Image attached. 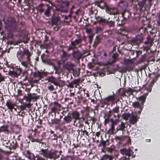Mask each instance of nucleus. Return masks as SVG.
<instances>
[{
  "label": "nucleus",
  "mask_w": 160,
  "mask_h": 160,
  "mask_svg": "<svg viewBox=\"0 0 160 160\" xmlns=\"http://www.w3.org/2000/svg\"><path fill=\"white\" fill-rule=\"evenodd\" d=\"M51 4V6L48 4L44 5L42 3L39 4V6L40 8L39 9V11L41 13L43 12L44 14L47 16H48L50 14V11L52 9V6H53V4L50 1H48Z\"/></svg>",
  "instance_id": "obj_1"
},
{
  "label": "nucleus",
  "mask_w": 160,
  "mask_h": 160,
  "mask_svg": "<svg viewBox=\"0 0 160 160\" xmlns=\"http://www.w3.org/2000/svg\"><path fill=\"white\" fill-rule=\"evenodd\" d=\"M70 4V2L68 1H63L61 4L58 5L57 9L61 11L67 12L68 11Z\"/></svg>",
  "instance_id": "obj_2"
},
{
  "label": "nucleus",
  "mask_w": 160,
  "mask_h": 160,
  "mask_svg": "<svg viewBox=\"0 0 160 160\" xmlns=\"http://www.w3.org/2000/svg\"><path fill=\"white\" fill-rule=\"evenodd\" d=\"M132 106L135 109L139 108V110L138 112L140 113L143 109V104L140 101H135L132 103Z\"/></svg>",
  "instance_id": "obj_3"
},
{
  "label": "nucleus",
  "mask_w": 160,
  "mask_h": 160,
  "mask_svg": "<svg viewBox=\"0 0 160 160\" xmlns=\"http://www.w3.org/2000/svg\"><path fill=\"white\" fill-rule=\"evenodd\" d=\"M41 154L45 158H49L50 159L52 158V153L47 151V149H42L41 150Z\"/></svg>",
  "instance_id": "obj_4"
},
{
  "label": "nucleus",
  "mask_w": 160,
  "mask_h": 160,
  "mask_svg": "<svg viewBox=\"0 0 160 160\" xmlns=\"http://www.w3.org/2000/svg\"><path fill=\"white\" fill-rule=\"evenodd\" d=\"M106 11L110 14L115 15L118 13V10L117 8H115L107 7Z\"/></svg>",
  "instance_id": "obj_5"
},
{
  "label": "nucleus",
  "mask_w": 160,
  "mask_h": 160,
  "mask_svg": "<svg viewBox=\"0 0 160 160\" xmlns=\"http://www.w3.org/2000/svg\"><path fill=\"white\" fill-rule=\"evenodd\" d=\"M72 119H74V122L75 123L77 120H80L79 117V112L76 111H74L73 112L69 113Z\"/></svg>",
  "instance_id": "obj_6"
},
{
  "label": "nucleus",
  "mask_w": 160,
  "mask_h": 160,
  "mask_svg": "<svg viewBox=\"0 0 160 160\" xmlns=\"http://www.w3.org/2000/svg\"><path fill=\"white\" fill-rule=\"evenodd\" d=\"M120 151L122 154L127 155L129 158L131 156L132 151L130 149L127 150L125 148H123L121 149Z\"/></svg>",
  "instance_id": "obj_7"
},
{
  "label": "nucleus",
  "mask_w": 160,
  "mask_h": 160,
  "mask_svg": "<svg viewBox=\"0 0 160 160\" xmlns=\"http://www.w3.org/2000/svg\"><path fill=\"white\" fill-rule=\"evenodd\" d=\"M62 52L63 53L61 55V58L62 60L64 62L66 61L70 57L71 54H67L66 52L64 51H62Z\"/></svg>",
  "instance_id": "obj_8"
},
{
  "label": "nucleus",
  "mask_w": 160,
  "mask_h": 160,
  "mask_svg": "<svg viewBox=\"0 0 160 160\" xmlns=\"http://www.w3.org/2000/svg\"><path fill=\"white\" fill-rule=\"evenodd\" d=\"M143 40V38L142 36H138L136 38L132 40L134 44H138L141 43Z\"/></svg>",
  "instance_id": "obj_9"
},
{
  "label": "nucleus",
  "mask_w": 160,
  "mask_h": 160,
  "mask_svg": "<svg viewBox=\"0 0 160 160\" xmlns=\"http://www.w3.org/2000/svg\"><path fill=\"white\" fill-rule=\"evenodd\" d=\"M137 121L138 118L137 116L134 115L133 113H132V115L130 117V118L129 120L130 123L133 124L136 123Z\"/></svg>",
  "instance_id": "obj_10"
},
{
  "label": "nucleus",
  "mask_w": 160,
  "mask_h": 160,
  "mask_svg": "<svg viewBox=\"0 0 160 160\" xmlns=\"http://www.w3.org/2000/svg\"><path fill=\"white\" fill-rule=\"evenodd\" d=\"M15 105V104L14 103L10 101L9 100H8L7 102L6 105L8 107V108L10 109V110H12L13 108Z\"/></svg>",
  "instance_id": "obj_11"
},
{
  "label": "nucleus",
  "mask_w": 160,
  "mask_h": 160,
  "mask_svg": "<svg viewBox=\"0 0 160 160\" xmlns=\"http://www.w3.org/2000/svg\"><path fill=\"white\" fill-rule=\"evenodd\" d=\"M72 118L69 113L68 114L67 116H65L63 118L65 122L68 123L71 122L72 121Z\"/></svg>",
  "instance_id": "obj_12"
},
{
  "label": "nucleus",
  "mask_w": 160,
  "mask_h": 160,
  "mask_svg": "<svg viewBox=\"0 0 160 160\" xmlns=\"http://www.w3.org/2000/svg\"><path fill=\"white\" fill-rule=\"evenodd\" d=\"M49 81L56 86H59L60 83L54 77H51L49 78Z\"/></svg>",
  "instance_id": "obj_13"
},
{
  "label": "nucleus",
  "mask_w": 160,
  "mask_h": 160,
  "mask_svg": "<svg viewBox=\"0 0 160 160\" xmlns=\"http://www.w3.org/2000/svg\"><path fill=\"white\" fill-rule=\"evenodd\" d=\"M97 21L100 23H105L107 22V20L103 18L100 16L96 17Z\"/></svg>",
  "instance_id": "obj_14"
},
{
  "label": "nucleus",
  "mask_w": 160,
  "mask_h": 160,
  "mask_svg": "<svg viewBox=\"0 0 160 160\" xmlns=\"http://www.w3.org/2000/svg\"><path fill=\"white\" fill-rule=\"evenodd\" d=\"M76 48V47L75 45L71 41V43L70 44L69 46L68 47L67 51L68 52L71 50L73 51V50Z\"/></svg>",
  "instance_id": "obj_15"
},
{
  "label": "nucleus",
  "mask_w": 160,
  "mask_h": 160,
  "mask_svg": "<svg viewBox=\"0 0 160 160\" xmlns=\"http://www.w3.org/2000/svg\"><path fill=\"white\" fill-rule=\"evenodd\" d=\"M74 65L71 62H68L65 65L66 68L68 70H72Z\"/></svg>",
  "instance_id": "obj_16"
},
{
  "label": "nucleus",
  "mask_w": 160,
  "mask_h": 160,
  "mask_svg": "<svg viewBox=\"0 0 160 160\" xmlns=\"http://www.w3.org/2000/svg\"><path fill=\"white\" fill-rule=\"evenodd\" d=\"M118 55L117 54H113L112 56V58H114V60L112 61H109L108 62V63L109 64H112L114 63H115L117 60H118Z\"/></svg>",
  "instance_id": "obj_17"
},
{
  "label": "nucleus",
  "mask_w": 160,
  "mask_h": 160,
  "mask_svg": "<svg viewBox=\"0 0 160 160\" xmlns=\"http://www.w3.org/2000/svg\"><path fill=\"white\" fill-rule=\"evenodd\" d=\"M147 95V94H146L142 96H140L139 98V101H140L143 104V103L145 102Z\"/></svg>",
  "instance_id": "obj_18"
},
{
  "label": "nucleus",
  "mask_w": 160,
  "mask_h": 160,
  "mask_svg": "<svg viewBox=\"0 0 160 160\" xmlns=\"http://www.w3.org/2000/svg\"><path fill=\"white\" fill-rule=\"evenodd\" d=\"M75 46L77 47V45L79 44H80L82 42V39L81 38H79L78 39H76L73 41H71Z\"/></svg>",
  "instance_id": "obj_19"
},
{
  "label": "nucleus",
  "mask_w": 160,
  "mask_h": 160,
  "mask_svg": "<svg viewBox=\"0 0 160 160\" xmlns=\"http://www.w3.org/2000/svg\"><path fill=\"white\" fill-rule=\"evenodd\" d=\"M72 55L73 56L74 58H78L80 56V53L78 51H73Z\"/></svg>",
  "instance_id": "obj_20"
},
{
  "label": "nucleus",
  "mask_w": 160,
  "mask_h": 160,
  "mask_svg": "<svg viewBox=\"0 0 160 160\" xmlns=\"http://www.w3.org/2000/svg\"><path fill=\"white\" fill-rule=\"evenodd\" d=\"M125 128V124L123 122H122L120 125L118 126L117 128V130H122L123 131L124 130Z\"/></svg>",
  "instance_id": "obj_21"
},
{
  "label": "nucleus",
  "mask_w": 160,
  "mask_h": 160,
  "mask_svg": "<svg viewBox=\"0 0 160 160\" xmlns=\"http://www.w3.org/2000/svg\"><path fill=\"white\" fill-rule=\"evenodd\" d=\"M113 158V157L110 155H105L102 158L103 160L108 159V160H112Z\"/></svg>",
  "instance_id": "obj_22"
},
{
  "label": "nucleus",
  "mask_w": 160,
  "mask_h": 160,
  "mask_svg": "<svg viewBox=\"0 0 160 160\" xmlns=\"http://www.w3.org/2000/svg\"><path fill=\"white\" fill-rule=\"evenodd\" d=\"M98 6L99 7L103 9L106 7V4L104 2H101L98 3Z\"/></svg>",
  "instance_id": "obj_23"
},
{
  "label": "nucleus",
  "mask_w": 160,
  "mask_h": 160,
  "mask_svg": "<svg viewBox=\"0 0 160 160\" xmlns=\"http://www.w3.org/2000/svg\"><path fill=\"white\" fill-rule=\"evenodd\" d=\"M156 81V80L155 79H153L151 82V83L149 85V87L148 88V90L149 91V92H150L151 91V89L153 86V85Z\"/></svg>",
  "instance_id": "obj_24"
},
{
  "label": "nucleus",
  "mask_w": 160,
  "mask_h": 160,
  "mask_svg": "<svg viewBox=\"0 0 160 160\" xmlns=\"http://www.w3.org/2000/svg\"><path fill=\"white\" fill-rule=\"evenodd\" d=\"M8 131V126H3L0 127V132H5Z\"/></svg>",
  "instance_id": "obj_25"
},
{
  "label": "nucleus",
  "mask_w": 160,
  "mask_h": 160,
  "mask_svg": "<svg viewBox=\"0 0 160 160\" xmlns=\"http://www.w3.org/2000/svg\"><path fill=\"white\" fill-rule=\"evenodd\" d=\"M130 117V114L129 113H124L122 115V117L124 119L127 120Z\"/></svg>",
  "instance_id": "obj_26"
},
{
  "label": "nucleus",
  "mask_w": 160,
  "mask_h": 160,
  "mask_svg": "<svg viewBox=\"0 0 160 160\" xmlns=\"http://www.w3.org/2000/svg\"><path fill=\"white\" fill-rule=\"evenodd\" d=\"M106 99L108 101H114V98L113 96H109Z\"/></svg>",
  "instance_id": "obj_27"
},
{
  "label": "nucleus",
  "mask_w": 160,
  "mask_h": 160,
  "mask_svg": "<svg viewBox=\"0 0 160 160\" xmlns=\"http://www.w3.org/2000/svg\"><path fill=\"white\" fill-rule=\"evenodd\" d=\"M108 23V24L110 27H112L114 25V23L112 21L110 22H107Z\"/></svg>",
  "instance_id": "obj_28"
},
{
  "label": "nucleus",
  "mask_w": 160,
  "mask_h": 160,
  "mask_svg": "<svg viewBox=\"0 0 160 160\" xmlns=\"http://www.w3.org/2000/svg\"><path fill=\"white\" fill-rule=\"evenodd\" d=\"M147 42L148 43V44L152 45V42L153 40L152 39H151L150 37H148L147 38Z\"/></svg>",
  "instance_id": "obj_29"
},
{
  "label": "nucleus",
  "mask_w": 160,
  "mask_h": 160,
  "mask_svg": "<svg viewBox=\"0 0 160 160\" xmlns=\"http://www.w3.org/2000/svg\"><path fill=\"white\" fill-rule=\"evenodd\" d=\"M100 38L99 37L97 36H96V39L94 41L95 43L96 44H98L100 42Z\"/></svg>",
  "instance_id": "obj_30"
},
{
  "label": "nucleus",
  "mask_w": 160,
  "mask_h": 160,
  "mask_svg": "<svg viewBox=\"0 0 160 160\" xmlns=\"http://www.w3.org/2000/svg\"><path fill=\"white\" fill-rule=\"evenodd\" d=\"M5 78L4 76H2V74L0 73V83L4 81Z\"/></svg>",
  "instance_id": "obj_31"
},
{
  "label": "nucleus",
  "mask_w": 160,
  "mask_h": 160,
  "mask_svg": "<svg viewBox=\"0 0 160 160\" xmlns=\"http://www.w3.org/2000/svg\"><path fill=\"white\" fill-rule=\"evenodd\" d=\"M51 109L52 112H55V113L56 112L57 109V107H54V106L52 107L51 108Z\"/></svg>",
  "instance_id": "obj_32"
},
{
  "label": "nucleus",
  "mask_w": 160,
  "mask_h": 160,
  "mask_svg": "<svg viewBox=\"0 0 160 160\" xmlns=\"http://www.w3.org/2000/svg\"><path fill=\"white\" fill-rule=\"evenodd\" d=\"M24 53L27 55V57H30L31 55L30 52L27 50L25 51Z\"/></svg>",
  "instance_id": "obj_33"
},
{
  "label": "nucleus",
  "mask_w": 160,
  "mask_h": 160,
  "mask_svg": "<svg viewBox=\"0 0 160 160\" xmlns=\"http://www.w3.org/2000/svg\"><path fill=\"white\" fill-rule=\"evenodd\" d=\"M21 64L24 67H27L28 62L26 61H23L21 62Z\"/></svg>",
  "instance_id": "obj_34"
},
{
  "label": "nucleus",
  "mask_w": 160,
  "mask_h": 160,
  "mask_svg": "<svg viewBox=\"0 0 160 160\" xmlns=\"http://www.w3.org/2000/svg\"><path fill=\"white\" fill-rule=\"evenodd\" d=\"M129 157L127 158L126 157H121L120 159L119 160H129Z\"/></svg>",
  "instance_id": "obj_35"
},
{
  "label": "nucleus",
  "mask_w": 160,
  "mask_h": 160,
  "mask_svg": "<svg viewBox=\"0 0 160 160\" xmlns=\"http://www.w3.org/2000/svg\"><path fill=\"white\" fill-rule=\"evenodd\" d=\"M48 89L50 91H52L54 90V88H53V86L52 85H51L50 86L48 87Z\"/></svg>",
  "instance_id": "obj_36"
},
{
  "label": "nucleus",
  "mask_w": 160,
  "mask_h": 160,
  "mask_svg": "<svg viewBox=\"0 0 160 160\" xmlns=\"http://www.w3.org/2000/svg\"><path fill=\"white\" fill-rule=\"evenodd\" d=\"M53 104L54 105V106L56 107H57V106H58L59 107H60V105L56 102H54L53 103Z\"/></svg>",
  "instance_id": "obj_37"
},
{
  "label": "nucleus",
  "mask_w": 160,
  "mask_h": 160,
  "mask_svg": "<svg viewBox=\"0 0 160 160\" xmlns=\"http://www.w3.org/2000/svg\"><path fill=\"white\" fill-rule=\"evenodd\" d=\"M102 28L99 27H97L96 28V32H97L100 31L102 30Z\"/></svg>",
  "instance_id": "obj_38"
},
{
  "label": "nucleus",
  "mask_w": 160,
  "mask_h": 160,
  "mask_svg": "<svg viewBox=\"0 0 160 160\" xmlns=\"http://www.w3.org/2000/svg\"><path fill=\"white\" fill-rule=\"evenodd\" d=\"M72 82L73 84H77L79 82V80H73Z\"/></svg>",
  "instance_id": "obj_39"
},
{
  "label": "nucleus",
  "mask_w": 160,
  "mask_h": 160,
  "mask_svg": "<svg viewBox=\"0 0 160 160\" xmlns=\"http://www.w3.org/2000/svg\"><path fill=\"white\" fill-rule=\"evenodd\" d=\"M38 75L40 78H42V73L40 72H38Z\"/></svg>",
  "instance_id": "obj_40"
},
{
  "label": "nucleus",
  "mask_w": 160,
  "mask_h": 160,
  "mask_svg": "<svg viewBox=\"0 0 160 160\" xmlns=\"http://www.w3.org/2000/svg\"><path fill=\"white\" fill-rule=\"evenodd\" d=\"M73 84L72 82L69 83V86L70 88H72L73 87Z\"/></svg>",
  "instance_id": "obj_41"
},
{
  "label": "nucleus",
  "mask_w": 160,
  "mask_h": 160,
  "mask_svg": "<svg viewBox=\"0 0 160 160\" xmlns=\"http://www.w3.org/2000/svg\"><path fill=\"white\" fill-rule=\"evenodd\" d=\"M25 106L28 108H30L31 107V106L30 104L28 103V104H26L25 105Z\"/></svg>",
  "instance_id": "obj_42"
},
{
  "label": "nucleus",
  "mask_w": 160,
  "mask_h": 160,
  "mask_svg": "<svg viewBox=\"0 0 160 160\" xmlns=\"http://www.w3.org/2000/svg\"><path fill=\"white\" fill-rule=\"evenodd\" d=\"M125 2L124 1H121V2H120L119 3V5L120 6H122L121 5V4L122 3H124Z\"/></svg>",
  "instance_id": "obj_43"
},
{
  "label": "nucleus",
  "mask_w": 160,
  "mask_h": 160,
  "mask_svg": "<svg viewBox=\"0 0 160 160\" xmlns=\"http://www.w3.org/2000/svg\"><path fill=\"white\" fill-rule=\"evenodd\" d=\"M100 134V132H97L96 133V135L98 137Z\"/></svg>",
  "instance_id": "obj_44"
},
{
  "label": "nucleus",
  "mask_w": 160,
  "mask_h": 160,
  "mask_svg": "<svg viewBox=\"0 0 160 160\" xmlns=\"http://www.w3.org/2000/svg\"><path fill=\"white\" fill-rule=\"evenodd\" d=\"M11 73L12 74H13V75H16V72H14V71L11 72Z\"/></svg>",
  "instance_id": "obj_45"
},
{
  "label": "nucleus",
  "mask_w": 160,
  "mask_h": 160,
  "mask_svg": "<svg viewBox=\"0 0 160 160\" xmlns=\"http://www.w3.org/2000/svg\"><path fill=\"white\" fill-rule=\"evenodd\" d=\"M102 144L103 146H105L106 145V142L105 141H103L102 142Z\"/></svg>",
  "instance_id": "obj_46"
},
{
  "label": "nucleus",
  "mask_w": 160,
  "mask_h": 160,
  "mask_svg": "<svg viewBox=\"0 0 160 160\" xmlns=\"http://www.w3.org/2000/svg\"><path fill=\"white\" fill-rule=\"evenodd\" d=\"M30 57H27V61L28 63H29V61L30 60Z\"/></svg>",
  "instance_id": "obj_47"
},
{
  "label": "nucleus",
  "mask_w": 160,
  "mask_h": 160,
  "mask_svg": "<svg viewBox=\"0 0 160 160\" xmlns=\"http://www.w3.org/2000/svg\"><path fill=\"white\" fill-rule=\"evenodd\" d=\"M74 94L73 93H71L70 95V96H74Z\"/></svg>",
  "instance_id": "obj_48"
},
{
  "label": "nucleus",
  "mask_w": 160,
  "mask_h": 160,
  "mask_svg": "<svg viewBox=\"0 0 160 160\" xmlns=\"http://www.w3.org/2000/svg\"><path fill=\"white\" fill-rule=\"evenodd\" d=\"M78 12H79V11H78V10L77 11H76V12H75V13H76V14H77V15H78Z\"/></svg>",
  "instance_id": "obj_49"
},
{
  "label": "nucleus",
  "mask_w": 160,
  "mask_h": 160,
  "mask_svg": "<svg viewBox=\"0 0 160 160\" xmlns=\"http://www.w3.org/2000/svg\"><path fill=\"white\" fill-rule=\"evenodd\" d=\"M147 140V142H150L151 141V140L150 139H147V140Z\"/></svg>",
  "instance_id": "obj_50"
},
{
  "label": "nucleus",
  "mask_w": 160,
  "mask_h": 160,
  "mask_svg": "<svg viewBox=\"0 0 160 160\" xmlns=\"http://www.w3.org/2000/svg\"><path fill=\"white\" fill-rule=\"evenodd\" d=\"M19 54H20V52H17V56L18 57V55H19Z\"/></svg>",
  "instance_id": "obj_51"
},
{
  "label": "nucleus",
  "mask_w": 160,
  "mask_h": 160,
  "mask_svg": "<svg viewBox=\"0 0 160 160\" xmlns=\"http://www.w3.org/2000/svg\"><path fill=\"white\" fill-rule=\"evenodd\" d=\"M58 2H60L62 1V0H57Z\"/></svg>",
  "instance_id": "obj_52"
},
{
  "label": "nucleus",
  "mask_w": 160,
  "mask_h": 160,
  "mask_svg": "<svg viewBox=\"0 0 160 160\" xmlns=\"http://www.w3.org/2000/svg\"><path fill=\"white\" fill-rule=\"evenodd\" d=\"M58 20V19H54L53 20V22H54V21H57Z\"/></svg>",
  "instance_id": "obj_53"
},
{
  "label": "nucleus",
  "mask_w": 160,
  "mask_h": 160,
  "mask_svg": "<svg viewBox=\"0 0 160 160\" xmlns=\"http://www.w3.org/2000/svg\"><path fill=\"white\" fill-rule=\"evenodd\" d=\"M145 43L146 44H148V43L147 42V41L145 42Z\"/></svg>",
  "instance_id": "obj_54"
},
{
  "label": "nucleus",
  "mask_w": 160,
  "mask_h": 160,
  "mask_svg": "<svg viewBox=\"0 0 160 160\" xmlns=\"http://www.w3.org/2000/svg\"><path fill=\"white\" fill-rule=\"evenodd\" d=\"M74 8V6H72V8H71V9H72L73 8Z\"/></svg>",
  "instance_id": "obj_55"
},
{
  "label": "nucleus",
  "mask_w": 160,
  "mask_h": 160,
  "mask_svg": "<svg viewBox=\"0 0 160 160\" xmlns=\"http://www.w3.org/2000/svg\"><path fill=\"white\" fill-rule=\"evenodd\" d=\"M42 1H48V0H42Z\"/></svg>",
  "instance_id": "obj_56"
},
{
  "label": "nucleus",
  "mask_w": 160,
  "mask_h": 160,
  "mask_svg": "<svg viewBox=\"0 0 160 160\" xmlns=\"http://www.w3.org/2000/svg\"><path fill=\"white\" fill-rule=\"evenodd\" d=\"M87 31H88V32H90V31H91V30H87Z\"/></svg>",
  "instance_id": "obj_57"
},
{
  "label": "nucleus",
  "mask_w": 160,
  "mask_h": 160,
  "mask_svg": "<svg viewBox=\"0 0 160 160\" xmlns=\"http://www.w3.org/2000/svg\"><path fill=\"white\" fill-rule=\"evenodd\" d=\"M50 65H52V63H51H51H50Z\"/></svg>",
  "instance_id": "obj_58"
},
{
  "label": "nucleus",
  "mask_w": 160,
  "mask_h": 160,
  "mask_svg": "<svg viewBox=\"0 0 160 160\" xmlns=\"http://www.w3.org/2000/svg\"><path fill=\"white\" fill-rule=\"evenodd\" d=\"M25 160L23 159V160Z\"/></svg>",
  "instance_id": "obj_59"
}]
</instances>
